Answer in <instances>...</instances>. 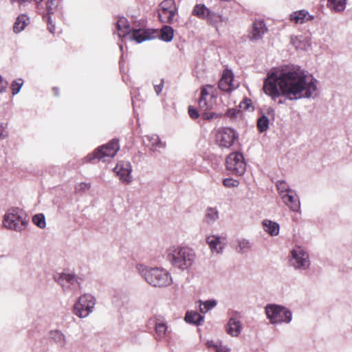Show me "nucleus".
<instances>
[{
    "label": "nucleus",
    "instance_id": "27",
    "mask_svg": "<svg viewBox=\"0 0 352 352\" xmlns=\"http://www.w3.org/2000/svg\"><path fill=\"white\" fill-rule=\"evenodd\" d=\"M292 42L296 49L302 50H307L311 45L310 38L303 36L292 38Z\"/></svg>",
    "mask_w": 352,
    "mask_h": 352
},
{
    "label": "nucleus",
    "instance_id": "8",
    "mask_svg": "<svg viewBox=\"0 0 352 352\" xmlns=\"http://www.w3.org/2000/svg\"><path fill=\"white\" fill-rule=\"evenodd\" d=\"M226 164L227 170L236 175H242L245 171L246 164L241 153H230L226 158Z\"/></svg>",
    "mask_w": 352,
    "mask_h": 352
},
{
    "label": "nucleus",
    "instance_id": "51",
    "mask_svg": "<svg viewBox=\"0 0 352 352\" xmlns=\"http://www.w3.org/2000/svg\"><path fill=\"white\" fill-rule=\"evenodd\" d=\"M216 352H230V349L227 348L226 346L220 345V347L217 348Z\"/></svg>",
    "mask_w": 352,
    "mask_h": 352
},
{
    "label": "nucleus",
    "instance_id": "12",
    "mask_svg": "<svg viewBox=\"0 0 352 352\" xmlns=\"http://www.w3.org/2000/svg\"><path fill=\"white\" fill-rule=\"evenodd\" d=\"M216 104L215 88L214 86L207 85L201 88V96L199 100V108L207 111L213 108Z\"/></svg>",
    "mask_w": 352,
    "mask_h": 352
},
{
    "label": "nucleus",
    "instance_id": "42",
    "mask_svg": "<svg viewBox=\"0 0 352 352\" xmlns=\"http://www.w3.org/2000/svg\"><path fill=\"white\" fill-rule=\"evenodd\" d=\"M221 116L222 115L221 113H217L214 112H209V111H205V112H204L201 114V118H202V119H204L205 120H211L219 118L221 117Z\"/></svg>",
    "mask_w": 352,
    "mask_h": 352
},
{
    "label": "nucleus",
    "instance_id": "52",
    "mask_svg": "<svg viewBox=\"0 0 352 352\" xmlns=\"http://www.w3.org/2000/svg\"><path fill=\"white\" fill-rule=\"evenodd\" d=\"M12 1H17L19 2V3H25V2H28L30 1V0H12Z\"/></svg>",
    "mask_w": 352,
    "mask_h": 352
},
{
    "label": "nucleus",
    "instance_id": "2",
    "mask_svg": "<svg viewBox=\"0 0 352 352\" xmlns=\"http://www.w3.org/2000/svg\"><path fill=\"white\" fill-rule=\"evenodd\" d=\"M166 254L169 263L174 267L182 271L190 268L196 258L195 251L188 246H170Z\"/></svg>",
    "mask_w": 352,
    "mask_h": 352
},
{
    "label": "nucleus",
    "instance_id": "16",
    "mask_svg": "<svg viewBox=\"0 0 352 352\" xmlns=\"http://www.w3.org/2000/svg\"><path fill=\"white\" fill-rule=\"evenodd\" d=\"M58 6V0H48L46 2V14L43 15V19L47 22V28L51 33H54L55 25L53 23L51 15L54 14Z\"/></svg>",
    "mask_w": 352,
    "mask_h": 352
},
{
    "label": "nucleus",
    "instance_id": "1",
    "mask_svg": "<svg viewBox=\"0 0 352 352\" xmlns=\"http://www.w3.org/2000/svg\"><path fill=\"white\" fill-rule=\"evenodd\" d=\"M317 80L299 68L283 70L279 74L271 72L264 81L263 91L275 100L280 95L288 99L316 98L318 96Z\"/></svg>",
    "mask_w": 352,
    "mask_h": 352
},
{
    "label": "nucleus",
    "instance_id": "44",
    "mask_svg": "<svg viewBox=\"0 0 352 352\" xmlns=\"http://www.w3.org/2000/svg\"><path fill=\"white\" fill-rule=\"evenodd\" d=\"M91 188V184L89 183L82 182L76 186V190L78 192L80 191H86Z\"/></svg>",
    "mask_w": 352,
    "mask_h": 352
},
{
    "label": "nucleus",
    "instance_id": "9",
    "mask_svg": "<svg viewBox=\"0 0 352 352\" xmlns=\"http://www.w3.org/2000/svg\"><path fill=\"white\" fill-rule=\"evenodd\" d=\"M120 149L118 140H113L107 144L99 147L94 153L93 156H87L89 160L94 158L102 160L104 162L107 160V158L113 157Z\"/></svg>",
    "mask_w": 352,
    "mask_h": 352
},
{
    "label": "nucleus",
    "instance_id": "24",
    "mask_svg": "<svg viewBox=\"0 0 352 352\" xmlns=\"http://www.w3.org/2000/svg\"><path fill=\"white\" fill-rule=\"evenodd\" d=\"M208 22L209 24L214 26L217 30H218V27L221 23H228V18L227 16H223L220 14L210 12V14L207 18Z\"/></svg>",
    "mask_w": 352,
    "mask_h": 352
},
{
    "label": "nucleus",
    "instance_id": "11",
    "mask_svg": "<svg viewBox=\"0 0 352 352\" xmlns=\"http://www.w3.org/2000/svg\"><path fill=\"white\" fill-rule=\"evenodd\" d=\"M238 138V133L230 127L221 128L216 134V140L219 146L227 148H230Z\"/></svg>",
    "mask_w": 352,
    "mask_h": 352
},
{
    "label": "nucleus",
    "instance_id": "20",
    "mask_svg": "<svg viewBox=\"0 0 352 352\" xmlns=\"http://www.w3.org/2000/svg\"><path fill=\"white\" fill-rule=\"evenodd\" d=\"M266 32L267 28L263 21H255L250 33V39L252 41L260 40Z\"/></svg>",
    "mask_w": 352,
    "mask_h": 352
},
{
    "label": "nucleus",
    "instance_id": "29",
    "mask_svg": "<svg viewBox=\"0 0 352 352\" xmlns=\"http://www.w3.org/2000/svg\"><path fill=\"white\" fill-rule=\"evenodd\" d=\"M236 243L235 250L239 253L248 252L252 248L250 241L245 239H238Z\"/></svg>",
    "mask_w": 352,
    "mask_h": 352
},
{
    "label": "nucleus",
    "instance_id": "35",
    "mask_svg": "<svg viewBox=\"0 0 352 352\" xmlns=\"http://www.w3.org/2000/svg\"><path fill=\"white\" fill-rule=\"evenodd\" d=\"M217 305L216 300H208L204 302L200 301L199 311L206 314L208 311L212 309Z\"/></svg>",
    "mask_w": 352,
    "mask_h": 352
},
{
    "label": "nucleus",
    "instance_id": "17",
    "mask_svg": "<svg viewBox=\"0 0 352 352\" xmlns=\"http://www.w3.org/2000/svg\"><path fill=\"white\" fill-rule=\"evenodd\" d=\"M281 199L292 211L298 212L300 210V200L294 190L290 191L289 193L283 194Z\"/></svg>",
    "mask_w": 352,
    "mask_h": 352
},
{
    "label": "nucleus",
    "instance_id": "5",
    "mask_svg": "<svg viewBox=\"0 0 352 352\" xmlns=\"http://www.w3.org/2000/svg\"><path fill=\"white\" fill-rule=\"evenodd\" d=\"M267 319L273 324L286 323L292 321V313L287 308L278 305H267L265 308Z\"/></svg>",
    "mask_w": 352,
    "mask_h": 352
},
{
    "label": "nucleus",
    "instance_id": "23",
    "mask_svg": "<svg viewBox=\"0 0 352 352\" xmlns=\"http://www.w3.org/2000/svg\"><path fill=\"white\" fill-rule=\"evenodd\" d=\"M116 25L119 37H124L127 36L132 30L129 27V23L127 19L124 17H120L118 20Z\"/></svg>",
    "mask_w": 352,
    "mask_h": 352
},
{
    "label": "nucleus",
    "instance_id": "41",
    "mask_svg": "<svg viewBox=\"0 0 352 352\" xmlns=\"http://www.w3.org/2000/svg\"><path fill=\"white\" fill-rule=\"evenodd\" d=\"M23 84V81L21 78L15 80L14 81L12 82V83L11 85L12 95H16L20 91Z\"/></svg>",
    "mask_w": 352,
    "mask_h": 352
},
{
    "label": "nucleus",
    "instance_id": "14",
    "mask_svg": "<svg viewBox=\"0 0 352 352\" xmlns=\"http://www.w3.org/2000/svg\"><path fill=\"white\" fill-rule=\"evenodd\" d=\"M113 170L122 182L126 184H129L131 182L132 176L131 173L132 168L131 165L129 162H120L113 168Z\"/></svg>",
    "mask_w": 352,
    "mask_h": 352
},
{
    "label": "nucleus",
    "instance_id": "30",
    "mask_svg": "<svg viewBox=\"0 0 352 352\" xmlns=\"http://www.w3.org/2000/svg\"><path fill=\"white\" fill-rule=\"evenodd\" d=\"M328 7L335 12H342L346 8V0H328Z\"/></svg>",
    "mask_w": 352,
    "mask_h": 352
},
{
    "label": "nucleus",
    "instance_id": "48",
    "mask_svg": "<svg viewBox=\"0 0 352 352\" xmlns=\"http://www.w3.org/2000/svg\"><path fill=\"white\" fill-rule=\"evenodd\" d=\"M206 345L208 348H213L214 349H215V351H217V348L220 347V345H221V344H217V343H214V341L212 340H208L206 342Z\"/></svg>",
    "mask_w": 352,
    "mask_h": 352
},
{
    "label": "nucleus",
    "instance_id": "21",
    "mask_svg": "<svg viewBox=\"0 0 352 352\" xmlns=\"http://www.w3.org/2000/svg\"><path fill=\"white\" fill-rule=\"evenodd\" d=\"M233 74L231 71L225 70L222 77L219 82V87L223 91H230L234 89L235 86L232 84Z\"/></svg>",
    "mask_w": 352,
    "mask_h": 352
},
{
    "label": "nucleus",
    "instance_id": "49",
    "mask_svg": "<svg viewBox=\"0 0 352 352\" xmlns=\"http://www.w3.org/2000/svg\"><path fill=\"white\" fill-rule=\"evenodd\" d=\"M164 87V80L162 79L160 85H155V91L157 95H159L163 89Z\"/></svg>",
    "mask_w": 352,
    "mask_h": 352
},
{
    "label": "nucleus",
    "instance_id": "56",
    "mask_svg": "<svg viewBox=\"0 0 352 352\" xmlns=\"http://www.w3.org/2000/svg\"><path fill=\"white\" fill-rule=\"evenodd\" d=\"M120 50H122V46L120 45Z\"/></svg>",
    "mask_w": 352,
    "mask_h": 352
},
{
    "label": "nucleus",
    "instance_id": "53",
    "mask_svg": "<svg viewBox=\"0 0 352 352\" xmlns=\"http://www.w3.org/2000/svg\"><path fill=\"white\" fill-rule=\"evenodd\" d=\"M250 102V100H245L244 102H243V104H245L246 106L248 107L249 105V103Z\"/></svg>",
    "mask_w": 352,
    "mask_h": 352
},
{
    "label": "nucleus",
    "instance_id": "34",
    "mask_svg": "<svg viewBox=\"0 0 352 352\" xmlns=\"http://www.w3.org/2000/svg\"><path fill=\"white\" fill-rule=\"evenodd\" d=\"M174 35V30L170 26L165 25L161 29L160 38L166 42L172 41Z\"/></svg>",
    "mask_w": 352,
    "mask_h": 352
},
{
    "label": "nucleus",
    "instance_id": "50",
    "mask_svg": "<svg viewBox=\"0 0 352 352\" xmlns=\"http://www.w3.org/2000/svg\"><path fill=\"white\" fill-rule=\"evenodd\" d=\"M7 136L6 131L3 126V124H0V140H3Z\"/></svg>",
    "mask_w": 352,
    "mask_h": 352
},
{
    "label": "nucleus",
    "instance_id": "26",
    "mask_svg": "<svg viewBox=\"0 0 352 352\" xmlns=\"http://www.w3.org/2000/svg\"><path fill=\"white\" fill-rule=\"evenodd\" d=\"M262 224L264 230L271 236H277L278 234L280 229L278 223L268 219H265Z\"/></svg>",
    "mask_w": 352,
    "mask_h": 352
},
{
    "label": "nucleus",
    "instance_id": "43",
    "mask_svg": "<svg viewBox=\"0 0 352 352\" xmlns=\"http://www.w3.org/2000/svg\"><path fill=\"white\" fill-rule=\"evenodd\" d=\"M223 184L227 188H234L237 187L239 185V182L232 178H227L223 179Z\"/></svg>",
    "mask_w": 352,
    "mask_h": 352
},
{
    "label": "nucleus",
    "instance_id": "55",
    "mask_svg": "<svg viewBox=\"0 0 352 352\" xmlns=\"http://www.w3.org/2000/svg\"><path fill=\"white\" fill-rule=\"evenodd\" d=\"M283 102V100H280L278 101V103H279V104H282Z\"/></svg>",
    "mask_w": 352,
    "mask_h": 352
},
{
    "label": "nucleus",
    "instance_id": "32",
    "mask_svg": "<svg viewBox=\"0 0 352 352\" xmlns=\"http://www.w3.org/2000/svg\"><path fill=\"white\" fill-rule=\"evenodd\" d=\"M185 320L188 323L199 324L204 320V316L195 311H188L185 316Z\"/></svg>",
    "mask_w": 352,
    "mask_h": 352
},
{
    "label": "nucleus",
    "instance_id": "13",
    "mask_svg": "<svg viewBox=\"0 0 352 352\" xmlns=\"http://www.w3.org/2000/svg\"><path fill=\"white\" fill-rule=\"evenodd\" d=\"M56 281L64 291L76 290L80 287L79 278L75 274L63 273L58 276Z\"/></svg>",
    "mask_w": 352,
    "mask_h": 352
},
{
    "label": "nucleus",
    "instance_id": "4",
    "mask_svg": "<svg viewBox=\"0 0 352 352\" xmlns=\"http://www.w3.org/2000/svg\"><path fill=\"white\" fill-rule=\"evenodd\" d=\"M28 223L25 212L18 208H12L8 210L3 219V226L10 230L16 232L23 230Z\"/></svg>",
    "mask_w": 352,
    "mask_h": 352
},
{
    "label": "nucleus",
    "instance_id": "19",
    "mask_svg": "<svg viewBox=\"0 0 352 352\" xmlns=\"http://www.w3.org/2000/svg\"><path fill=\"white\" fill-rule=\"evenodd\" d=\"M314 19V16L305 10L295 11L289 15V20L296 24H303Z\"/></svg>",
    "mask_w": 352,
    "mask_h": 352
},
{
    "label": "nucleus",
    "instance_id": "6",
    "mask_svg": "<svg viewBox=\"0 0 352 352\" xmlns=\"http://www.w3.org/2000/svg\"><path fill=\"white\" fill-rule=\"evenodd\" d=\"M96 304V299L90 294L80 296L74 305V314L80 318L87 317L92 311Z\"/></svg>",
    "mask_w": 352,
    "mask_h": 352
},
{
    "label": "nucleus",
    "instance_id": "36",
    "mask_svg": "<svg viewBox=\"0 0 352 352\" xmlns=\"http://www.w3.org/2000/svg\"><path fill=\"white\" fill-rule=\"evenodd\" d=\"M276 186L280 197H282L283 194L289 193L293 190L285 181H278Z\"/></svg>",
    "mask_w": 352,
    "mask_h": 352
},
{
    "label": "nucleus",
    "instance_id": "54",
    "mask_svg": "<svg viewBox=\"0 0 352 352\" xmlns=\"http://www.w3.org/2000/svg\"><path fill=\"white\" fill-rule=\"evenodd\" d=\"M43 0H34V1L38 5L41 3Z\"/></svg>",
    "mask_w": 352,
    "mask_h": 352
},
{
    "label": "nucleus",
    "instance_id": "18",
    "mask_svg": "<svg viewBox=\"0 0 352 352\" xmlns=\"http://www.w3.org/2000/svg\"><path fill=\"white\" fill-rule=\"evenodd\" d=\"M206 242L212 253L220 254L225 247L224 239L217 235L208 236Z\"/></svg>",
    "mask_w": 352,
    "mask_h": 352
},
{
    "label": "nucleus",
    "instance_id": "10",
    "mask_svg": "<svg viewBox=\"0 0 352 352\" xmlns=\"http://www.w3.org/2000/svg\"><path fill=\"white\" fill-rule=\"evenodd\" d=\"M177 12V8L174 0H164L160 4L158 16L161 22L173 23Z\"/></svg>",
    "mask_w": 352,
    "mask_h": 352
},
{
    "label": "nucleus",
    "instance_id": "3",
    "mask_svg": "<svg viewBox=\"0 0 352 352\" xmlns=\"http://www.w3.org/2000/svg\"><path fill=\"white\" fill-rule=\"evenodd\" d=\"M138 270L145 280L153 287H166L173 282L170 273L163 268H151L140 265Z\"/></svg>",
    "mask_w": 352,
    "mask_h": 352
},
{
    "label": "nucleus",
    "instance_id": "37",
    "mask_svg": "<svg viewBox=\"0 0 352 352\" xmlns=\"http://www.w3.org/2000/svg\"><path fill=\"white\" fill-rule=\"evenodd\" d=\"M257 127L260 132H264L267 131L269 127V120L268 118L263 116L257 120Z\"/></svg>",
    "mask_w": 352,
    "mask_h": 352
},
{
    "label": "nucleus",
    "instance_id": "15",
    "mask_svg": "<svg viewBox=\"0 0 352 352\" xmlns=\"http://www.w3.org/2000/svg\"><path fill=\"white\" fill-rule=\"evenodd\" d=\"M132 35L131 38L135 41L137 43H140L146 40H151L156 38L159 34L156 30L151 29H132Z\"/></svg>",
    "mask_w": 352,
    "mask_h": 352
},
{
    "label": "nucleus",
    "instance_id": "38",
    "mask_svg": "<svg viewBox=\"0 0 352 352\" xmlns=\"http://www.w3.org/2000/svg\"><path fill=\"white\" fill-rule=\"evenodd\" d=\"M32 222L40 228H44L46 226L45 216L43 214L33 216Z\"/></svg>",
    "mask_w": 352,
    "mask_h": 352
},
{
    "label": "nucleus",
    "instance_id": "45",
    "mask_svg": "<svg viewBox=\"0 0 352 352\" xmlns=\"http://www.w3.org/2000/svg\"><path fill=\"white\" fill-rule=\"evenodd\" d=\"M188 113L192 119H197L199 116L198 111L192 107H188Z\"/></svg>",
    "mask_w": 352,
    "mask_h": 352
},
{
    "label": "nucleus",
    "instance_id": "28",
    "mask_svg": "<svg viewBox=\"0 0 352 352\" xmlns=\"http://www.w3.org/2000/svg\"><path fill=\"white\" fill-rule=\"evenodd\" d=\"M155 331L157 335V339L160 340H162L166 337L167 333L168 332V326L166 323L158 320L155 323Z\"/></svg>",
    "mask_w": 352,
    "mask_h": 352
},
{
    "label": "nucleus",
    "instance_id": "25",
    "mask_svg": "<svg viewBox=\"0 0 352 352\" xmlns=\"http://www.w3.org/2000/svg\"><path fill=\"white\" fill-rule=\"evenodd\" d=\"M50 338L60 347H64L67 344L65 334L59 330L50 331Z\"/></svg>",
    "mask_w": 352,
    "mask_h": 352
},
{
    "label": "nucleus",
    "instance_id": "47",
    "mask_svg": "<svg viewBox=\"0 0 352 352\" xmlns=\"http://www.w3.org/2000/svg\"><path fill=\"white\" fill-rule=\"evenodd\" d=\"M8 86V82L4 80L3 77L0 76V93L4 92Z\"/></svg>",
    "mask_w": 352,
    "mask_h": 352
},
{
    "label": "nucleus",
    "instance_id": "7",
    "mask_svg": "<svg viewBox=\"0 0 352 352\" xmlns=\"http://www.w3.org/2000/svg\"><path fill=\"white\" fill-rule=\"evenodd\" d=\"M289 264L296 270H305L310 265L308 253L301 247L297 246L290 251Z\"/></svg>",
    "mask_w": 352,
    "mask_h": 352
},
{
    "label": "nucleus",
    "instance_id": "40",
    "mask_svg": "<svg viewBox=\"0 0 352 352\" xmlns=\"http://www.w3.org/2000/svg\"><path fill=\"white\" fill-rule=\"evenodd\" d=\"M147 140L151 143L153 146L164 148L165 144L161 142L159 137L156 135L146 136Z\"/></svg>",
    "mask_w": 352,
    "mask_h": 352
},
{
    "label": "nucleus",
    "instance_id": "33",
    "mask_svg": "<svg viewBox=\"0 0 352 352\" xmlns=\"http://www.w3.org/2000/svg\"><path fill=\"white\" fill-rule=\"evenodd\" d=\"M210 11L204 4H198L193 9V14L201 19H207Z\"/></svg>",
    "mask_w": 352,
    "mask_h": 352
},
{
    "label": "nucleus",
    "instance_id": "31",
    "mask_svg": "<svg viewBox=\"0 0 352 352\" xmlns=\"http://www.w3.org/2000/svg\"><path fill=\"white\" fill-rule=\"evenodd\" d=\"M28 18L26 15L19 16L13 27L14 32L18 33L23 30L28 24Z\"/></svg>",
    "mask_w": 352,
    "mask_h": 352
},
{
    "label": "nucleus",
    "instance_id": "22",
    "mask_svg": "<svg viewBox=\"0 0 352 352\" xmlns=\"http://www.w3.org/2000/svg\"><path fill=\"white\" fill-rule=\"evenodd\" d=\"M241 330L242 324L241 320L237 318H231L227 324V333L232 337H237L241 333Z\"/></svg>",
    "mask_w": 352,
    "mask_h": 352
},
{
    "label": "nucleus",
    "instance_id": "46",
    "mask_svg": "<svg viewBox=\"0 0 352 352\" xmlns=\"http://www.w3.org/2000/svg\"><path fill=\"white\" fill-rule=\"evenodd\" d=\"M239 113V111L234 109H228L226 116L231 119L236 118V114Z\"/></svg>",
    "mask_w": 352,
    "mask_h": 352
},
{
    "label": "nucleus",
    "instance_id": "39",
    "mask_svg": "<svg viewBox=\"0 0 352 352\" xmlns=\"http://www.w3.org/2000/svg\"><path fill=\"white\" fill-rule=\"evenodd\" d=\"M206 218L208 223L215 221L219 218V213L217 209L210 208L207 210Z\"/></svg>",
    "mask_w": 352,
    "mask_h": 352
}]
</instances>
